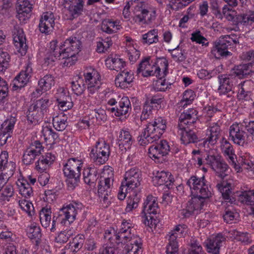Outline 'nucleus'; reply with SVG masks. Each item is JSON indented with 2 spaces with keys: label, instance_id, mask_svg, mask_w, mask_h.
Segmentation results:
<instances>
[{
  "label": "nucleus",
  "instance_id": "nucleus-1",
  "mask_svg": "<svg viewBox=\"0 0 254 254\" xmlns=\"http://www.w3.org/2000/svg\"><path fill=\"white\" fill-rule=\"evenodd\" d=\"M229 137L235 144L239 146L254 143V121H250L245 126L237 123L233 124L229 128Z\"/></svg>",
  "mask_w": 254,
  "mask_h": 254
},
{
  "label": "nucleus",
  "instance_id": "nucleus-2",
  "mask_svg": "<svg viewBox=\"0 0 254 254\" xmlns=\"http://www.w3.org/2000/svg\"><path fill=\"white\" fill-rule=\"evenodd\" d=\"M168 62L165 59H159L155 62L150 57L142 60L137 68L138 74L144 77L156 76L158 78L165 77L168 73Z\"/></svg>",
  "mask_w": 254,
  "mask_h": 254
},
{
  "label": "nucleus",
  "instance_id": "nucleus-3",
  "mask_svg": "<svg viewBox=\"0 0 254 254\" xmlns=\"http://www.w3.org/2000/svg\"><path fill=\"white\" fill-rule=\"evenodd\" d=\"M141 173L140 171L135 168L127 170L124 175L118 194V198L124 200L127 193H136L140 185Z\"/></svg>",
  "mask_w": 254,
  "mask_h": 254
},
{
  "label": "nucleus",
  "instance_id": "nucleus-4",
  "mask_svg": "<svg viewBox=\"0 0 254 254\" xmlns=\"http://www.w3.org/2000/svg\"><path fill=\"white\" fill-rule=\"evenodd\" d=\"M166 121L161 117L148 123L141 134L144 143H153L158 140L166 130Z\"/></svg>",
  "mask_w": 254,
  "mask_h": 254
},
{
  "label": "nucleus",
  "instance_id": "nucleus-5",
  "mask_svg": "<svg viewBox=\"0 0 254 254\" xmlns=\"http://www.w3.org/2000/svg\"><path fill=\"white\" fill-rule=\"evenodd\" d=\"M193 197H197L204 205V200L212 195V190L207 184L204 177L191 176L187 182Z\"/></svg>",
  "mask_w": 254,
  "mask_h": 254
},
{
  "label": "nucleus",
  "instance_id": "nucleus-6",
  "mask_svg": "<svg viewBox=\"0 0 254 254\" xmlns=\"http://www.w3.org/2000/svg\"><path fill=\"white\" fill-rule=\"evenodd\" d=\"M83 164L82 160L71 158L64 165L63 172L69 189L73 190L77 186Z\"/></svg>",
  "mask_w": 254,
  "mask_h": 254
},
{
  "label": "nucleus",
  "instance_id": "nucleus-7",
  "mask_svg": "<svg viewBox=\"0 0 254 254\" xmlns=\"http://www.w3.org/2000/svg\"><path fill=\"white\" fill-rule=\"evenodd\" d=\"M48 99H41L31 104L27 111V119L29 124L35 126L42 122L44 116L48 112L49 106Z\"/></svg>",
  "mask_w": 254,
  "mask_h": 254
},
{
  "label": "nucleus",
  "instance_id": "nucleus-8",
  "mask_svg": "<svg viewBox=\"0 0 254 254\" xmlns=\"http://www.w3.org/2000/svg\"><path fill=\"white\" fill-rule=\"evenodd\" d=\"M114 173L111 168L104 169L102 176L98 183V193L100 201L107 206L110 202L112 186L113 182Z\"/></svg>",
  "mask_w": 254,
  "mask_h": 254
},
{
  "label": "nucleus",
  "instance_id": "nucleus-9",
  "mask_svg": "<svg viewBox=\"0 0 254 254\" xmlns=\"http://www.w3.org/2000/svg\"><path fill=\"white\" fill-rule=\"evenodd\" d=\"M237 43L239 41L236 35L224 36L213 43L211 53L217 59L230 56L231 54L228 49Z\"/></svg>",
  "mask_w": 254,
  "mask_h": 254
},
{
  "label": "nucleus",
  "instance_id": "nucleus-10",
  "mask_svg": "<svg viewBox=\"0 0 254 254\" xmlns=\"http://www.w3.org/2000/svg\"><path fill=\"white\" fill-rule=\"evenodd\" d=\"M63 44L64 50L63 55L66 57L64 64L70 66L77 61L76 56L80 51L81 42L76 37H71L66 39Z\"/></svg>",
  "mask_w": 254,
  "mask_h": 254
},
{
  "label": "nucleus",
  "instance_id": "nucleus-11",
  "mask_svg": "<svg viewBox=\"0 0 254 254\" xmlns=\"http://www.w3.org/2000/svg\"><path fill=\"white\" fill-rule=\"evenodd\" d=\"M110 155V146L103 139H99L95 145L90 148V158L96 164L102 165L105 163Z\"/></svg>",
  "mask_w": 254,
  "mask_h": 254
},
{
  "label": "nucleus",
  "instance_id": "nucleus-12",
  "mask_svg": "<svg viewBox=\"0 0 254 254\" xmlns=\"http://www.w3.org/2000/svg\"><path fill=\"white\" fill-rule=\"evenodd\" d=\"M82 209V203L76 202L63 206L60 210L59 215L61 223L66 225L72 223Z\"/></svg>",
  "mask_w": 254,
  "mask_h": 254
},
{
  "label": "nucleus",
  "instance_id": "nucleus-13",
  "mask_svg": "<svg viewBox=\"0 0 254 254\" xmlns=\"http://www.w3.org/2000/svg\"><path fill=\"white\" fill-rule=\"evenodd\" d=\"M8 155L6 151L0 154V191L8 179L13 175L16 165L12 161H8Z\"/></svg>",
  "mask_w": 254,
  "mask_h": 254
},
{
  "label": "nucleus",
  "instance_id": "nucleus-14",
  "mask_svg": "<svg viewBox=\"0 0 254 254\" xmlns=\"http://www.w3.org/2000/svg\"><path fill=\"white\" fill-rule=\"evenodd\" d=\"M83 76L88 93L90 95L98 93L102 84L99 72L92 67H88L84 70Z\"/></svg>",
  "mask_w": 254,
  "mask_h": 254
},
{
  "label": "nucleus",
  "instance_id": "nucleus-15",
  "mask_svg": "<svg viewBox=\"0 0 254 254\" xmlns=\"http://www.w3.org/2000/svg\"><path fill=\"white\" fill-rule=\"evenodd\" d=\"M187 232V226L185 224H179L171 230L167 235L168 244L166 251H178V242L177 238L184 237Z\"/></svg>",
  "mask_w": 254,
  "mask_h": 254
},
{
  "label": "nucleus",
  "instance_id": "nucleus-16",
  "mask_svg": "<svg viewBox=\"0 0 254 254\" xmlns=\"http://www.w3.org/2000/svg\"><path fill=\"white\" fill-rule=\"evenodd\" d=\"M205 160L207 164L211 167L219 177L223 179L228 175L229 166L219 156L208 155Z\"/></svg>",
  "mask_w": 254,
  "mask_h": 254
},
{
  "label": "nucleus",
  "instance_id": "nucleus-17",
  "mask_svg": "<svg viewBox=\"0 0 254 254\" xmlns=\"http://www.w3.org/2000/svg\"><path fill=\"white\" fill-rule=\"evenodd\" d=\"M120 241L123 242L124 244L129 243H131L132 240H136V238H139L136 234V230L133 225L127 220H123L119 230Z\"/></svg>",
  "mask_w": 254,
  "mask_h": 254
},
{
  "label": "nucleus",
  "instance_id": "nucleus-18",
  "mask_svg": "<svg viewBox=\"0 0 254 254\" xmlns=\"http://www.w3.org/2000/svg\"><path fill=\"white\" fill-rule=\"evenodd\" d=\"M170 147L168 142L165 140H160L154 143L149 148L150 157L154 161H158L164 156L168 154Z\"/></svg>",
  "mask_w": 254,
  "mask_h": 254
},
{
  "label": "nucleus",
  "instance_id": "nucleus-19",
  "mask_svg": "<svg viewBox=\"0 0 254 254\" xmlns=\"http://www.w3.org/2000/svg\"><path fill=\"white\" fill-rule=\"evenodd\" d=\"M220 127L218 123H213L205 130V137L202 139L201 144L204 148H209L214 145L220 136Z\"/></svg>",
  "mask_w": 254,
  "mask_h": 254
},
{
  "label": "nucleus",
  "instance_id": "nucleus-20",
  "mask_svg": "<svg viewBox=\"0 0 254 254\" xmlns=\"http://www.w3.org/2000/svg\"><path fill=\"white\" fill-rule=\"evenodd\" d=\"M43 149L44 147L39 141L32 142L24 152L22 157L23 163L26 165L32 164L36 157L42 153Z\"/></svg>",
  "mask_w": 254,
  "mask_h": 254
},
{
  "label": "nucleus",
  "instance_id": "nucleus-21",
  "mask_svg": "<svg viewBox=\"0 0 254 254\" xmlns=\"http://www.w3.org/2000/svg\"><path fill=\"white\" fill-rule=\"evenodd\" d=\"M88 98H87L86 104L89 107H94L100 104L102 101L105 100L107 104L110 106H114L117 103V101L115 98H110L112 94L111 92L105 90L98 95V93L95 94L90 95L88 93Z\"/></svg>",
  "mask_w": 254,
  "mask_h": 254
},
{
  "label": "nucleus",
  "instance_id": "nucleus-22",
  "mask_svg": "<svg viewBox=\"0 0 254 254\" xmlns=\"http://www.w3.org/2000/svg\"><path fill=\"white\" fill-rule=\"evenodd\" d=\"M156 16V8L148 5L142 8L140 13L136 15L133 19L139 24H149L155 20Z\"/></svg>",
  "mask_w": 254,
  "mask_h": 254
},
{
  "label": "nucleus",
  "instance_id": "nucleus-23",
  "mask_svg": "<svg viewBox=\"0 0 254 254\" xmlns=\"http://www.w3.org/2000/svg\"><path fill=\"white\" fill-rule=\"evenodd\" d=\"M32 73L31 64L28 63L19 74L13 80L12 85L14 90H17L25 86L29 81Z\"/></svg>",
  "mask_w": 254,
  "mask_h": 254
},
{
  "label": "nucleus",
  "instance_id": "nucleus-24",
  "mask_svg": "<svg viewBox=\"0 0 254 254\" xmlns=\"http://www.w3.org/2000/svg\"><path fill=\"white\" fill-rule=\"evenodd\" d=\"M203 206L202 202L199 198L197 197H192L187 203L186 207L178 211V216L181 219L189 217L195 212L197 213L202 208Z\"/></svg>",
  "mask_w": 254,
  "mask_h": 254
},
{
  "label": "nucleus",
  "instance_id": "nucleus-25",
  "mask_svg": "<svg viewBox=\"0 0 254 254\" xmlns=\"http://www.w3.org/2000/svg\"><path fill=\"white\" fill-rule=\"evenodd\" d=\"M16 122V116H10L6 120L0 127V144L6 143L7 140L10 136L14 125Z\"/></svg>",
  "mask_w": 254,
  "mask_h": 254
},
{
  "label": "nucleus",
  "instance_id": "nucleus-26",
  "mask_svg": "<svg viewBox=\"0 0 254 254\" xmlns=\"http://www.w3.org/2000/svg\"><path fill=\"white\" fill-rule=\"evenodd\" d=\"M63 46V43H61L60 45H58L57 40L51 41L50 43V54L46 58L45 62L50 64L57 60L65 59L66 60V57L63 55L64 52Z\"/></svg>",
  "mask_w": 254,
  "mask_h": 254
},
{
  "label": "nucleus",
  "instance_id": "nucleus-27",
  "mask_svg": "<svg viewBox=\"0 0 254 254\" xmlns=\"http://www.w3.org/2000/svg\"><path fill=\"white\" fill-rule=\"evenodd\" d=\"M16 8L17 18L21 22H24L29 18L32 4L29 0H17Z\"/></svg>",
  "mask_w": 254,
  "mask_h": 254
},
{
  "label": "nucleus",
  "instance_id": "nucleus-28",
  "mask_svg": "<svg viewBox=\"0 0 254 254\" xmlns=\"http://www.w3.org/2000/svg\"><path fill=\"white\" fill-rule=\"evenodd\" d=\"M13 43L19 53L25 54L27 50L26 38L23 29L19 26H15L13 31Z\"/></svg>",
  "mask_w": 254,
  "mask_h": 254
},
{
  "label": "nucleus",
  "instance_id": "nucleus-29",
  "mask_svg": "<svg viewBox=\"0 0 254 254\" xmlns=\"http://www.w3.org/2000/svg\"><path fill=\"white\" fill-rule=\"evenodd\" d=\"M220 149L229 164L235 167L237 158L233 145L227 139L223 138L220 142Z\"/></svg>",
  "mask_w": 254,
  "mask_h": 254
},
{
  "label": "nucleus",
  "instance_id": "nucleus-30",
  "mask_svg": "<svg viewBox=\"0 0 254 254\" xmlns=\"http://www.w3.org/2000/svg\"><path fill=\"white\" fill-rule=\"evenodd\" d=\"M54 24L55 19L53 13L44 12L41 16L40 20L39 30L43 33L49 34L53 30Z\"/></svg>",
  "mask_w": 254,
  "mask_h": 254
},
{
  "label": "nucleus",
  "instance_id": "nucleus-31",
  "mask_svg": "<svg viewBox=\"0 0 254 254\" xmlns=\"http://www.w3.org/2000/svg\"><path fill=\"white\" fill-rule=\"evenodd\" d=\"M118 101V106L116 108L112 107L109 110L112 113H114L117 117L126 115L131 111V104L129 98L127 96H123L119 100V98L116 99Z\"/></svg>",
  "mask_w": 254,
  "mask_h": 254
},
{
  "label": "nucleus",
  "instance_id": "nucleus-32",
  "mask_svg": "<svg viewBox=\"0 0 254 254\" xmlns=\"http://www.w3.org/2000/svg\"><path fill=\"white\" fill-rule=\"evenodd\" d=\"M197 112L194 109H190L184 112L180 116L178 127H182L183 126L187 127L194 124L197 119Z\"/></svg>",
  "mask_w": 254,
  "mask_h": 254
},
{
  "label": "nucleus",
  "instance_id": "nucleus-33",
  "mask_svg": "<svg viewBox=\"0 0 254 254\" xmlns=\"http://www.w3.org/2000/svg\"><path fill=\"white\" fill-rule=\"evenodd\" d=\"M153 182L155 185H165L170 188L174 182V179L170 172L158 171L153 177Z\"/></svg>",
  "mask_w": 254,
  "mask_h": 254
},
{
  "label": "nucleus",
  "instance_id": "nucleus-34",
  "mask_svg": "<svg viewBox=\"0 0 254 254\" xmlns=\"http://www.w3.org/2000/svg\"><path fill=\"white\" fill-rule=\"evenodd\" d=\"M225 240V237L221 234L212 237L208 240L206 245L207 252L212 254H219L220 248Z\"/></svg>",
  "mask_w": 254,
  "mask_h": 254
},
{
  "label": "nucleus",
  "instance_id": "nucleus-35",
  "mask_svg": "<svg viewBox=\"0 0 254 254\" xmlns=\"http://www.w3.org/2000/svg\"><path fill=\"white\" fill-rule=\"evenodd\" d=\"M133 79V74L131 71L124 70L120 72L115 78V84L122 89L128 88Z\"/></svg>",
  "mask_w": 254,
  "mask_h": 254
},
{
  "label": "nucleus",
  "instance_id": "nucleus-36",
  "mask_svg": "<svg viewBox=\"0 0 254 254\" xmlns=\"http://www.w3.org/2000/svg\"><path fill=\"white\" fill-rule=\"evenodd\" d=\"M56 159L55 154L51 152L46 153L41 156L35 163V168L39 172H44L46 171L53 164Z\"/></svg>",
  "mask_w": 254,
  "mask_h": 254
},
{
  "label": "nucleus",
  "instance_id": "nucleus-37",
  "mask_svg": "<svg viewBox=\"0 0 254 254\" xmlns=\"http://www.w3.org/2000/svg\"><path fill=\"white\" fill-rule=\"evenodd\" d=\"M232 75H222L219 77V86L218 92L220 95H227L233 91V84L232 83Z\"/></svg>",
  "mask_w": 254,
  "mask_h": 254
},
{
  "label": "nucleus",
  "instance_id": "nucleus-38",
  "mask_svg": "<svg viewBox=\"0 0 254 254\" xmlns=\"http://www.w3.org/2000/svg\"><path fill=\"white\" fill-rule=\"evenodd\" d=\"M123 252L125 254H141L142 253V242L140 238L132 240V243L124 244Z\"/></svg>",
  "mask_w": 254,
  "mask_h": 254
},
{
  "label": "nucleus",
  "instance_id": "nucleus-39",
  "mask_svg": "<svg viewBox=\"0 0 254 254\" xmlns=\"http://www.w3.org/2000/svg\"><path fill=\"white\" fill-rule=\"evenodd\" d=\"M178 128V133L181 136L182 143L188 144L196 141L197 138L195 133L190 130L188 127L183 126Z\"/></svg>",
  "mask_w": 254,
  "mask_h": 254
},
{
  "label": "nucleus",
  "instance_id": "nucleus-40",
  "mask_svg": "<svg viewBox=\"0 0 254 254\" xmlns=\"http://www.w3.org/2000/svg\"><path fill=\"white\" fill-rule=\"evenodd\" d=\"M159 210L157 198L151 195H148L143 204L142 213L156 214Z\"/></svg>",
  "mask_w": 254,
  "mask_h": 254
},
{
  "label": "nucleus",
  "instance_id": "nucleus-41",
  "mask_svg": "<svg viewBox=\"0 0 254 254\" xmlns=\"http://www.w3.org/2000/svg\"><path fill=\"white\" fill-rule=\"evenodd\" d=\"M68 117L66 114L62 112L54 114L53 116V125L58 131L64 130L67 126Z\"/></svg>",
  "mask_w": 254,
  "mask_h": 254
},
{
  "label": "nucleus",
  "instance_id": "nucleus-42",
  "mask_svg": "<svg viewBox=\"0 0 254 254\" xmlns=\"http://www.w3.org/2000/svg\"><path fill=\"white\" fill-rule=\"evenodd\" d=\"M122 28L119 21L110 19H106L103 20L101 27L102 31L108 34L116 33Z\"/></svg>",
  "mask_w": 254,
  "mask_h": 254
},
{
  "label": "nucleus",
  "instance_id": "nucleus-43",
  "mask_svg": "<svg viewBox=\"0 0 254 254\" xmlns=\"http://www.w3.org/2000/svg\"><path fill=\"white\" fill-rule=\"evenodd\" d=\"M42 136L47 145H52L59 141V135L51 127L48 126L44 127L42 128Z\"/></svg>",
  "mask_w": 254,
  "mask_h": 254
},
{
  "label": "nucleus",
  "instance_id": "nucleus-44",
  "mask_svg": "<svg viewBox=\"0 0 254 254\" xmlns=\"http://www.w3.org/2000/svg\"><path fill=\"white\" fill-rule=\"evenodd\" d=\"M228 236L244 245H249L252 243L251 235L246 232H241L233 229L229 231Z\"/></svg>",
  "mask_w": 254,
  "mask_h": 254
},
{
  "label": "nucleus",
  "instance_id": "nucleus-45",
  "mask_svg": "<svg viewBox=\"0 0 254 254\" xmlns=\"http://www.w3.org/2000/svg\"><path fill=\"white\" fill-rule=\"evenodd\" d=\"M239 201L250 206V213L254 214V190L243 192L239 196Z\"/></svg>",
  "mask_w": 254,
  "mask_h": 254
},
{
  "label": "nucleus",
  "instance_id": "nucleus-46",
  "mask_svg": "<svg viewBox=\"0 0 254 254\" xmlns=\"http://www.w3.org/2000/svg\"><path fill=\"white\" fill-rule=\"evenodd\" d=\"M118 140L119 146H125V149L129 148L133 142L132 135L127 129H122L120 130Z\"/></svg>",
  "mask_w": 254,
  "mask_h": 254
},
{
  "label": "nucleus",
  "instance_id": "nucleus-47",
  "mask_svg": "<svg viewBox=\"0 0 254 254\" xmlns=\"http://www.w3.org/2000/svg\"><path fill=\"white\" fill-rule=\"evenodd\" d=\"M16 185L19 193L25 198L30 197L33 194V190L27 181L24 179H18Z\"/></svg>",
  "mask_w": 254,
  "mask_h": 254
},
{
  "label": "nucleus",
  "instance_id": "nucleus-48",
  "mask_svg": "<svg viewBox=\"0 0 254 254\" xmlns=\"http://www.w3.org/2000/svg\"><path fill=\"white\" fill-rule=\"evenodd\" d=\"M106 64L111 69L119 71L126 65V62L118 56L109 58L106 60Z\"/></svg>",
  "mask_w": 254,
  "mask_h": 254
},
{
  "label": "nucleus",
  "instance_id": "nucleus-49",
  "mask_svg": "<svg viewBox=\"0 0 254 254\" xmlns=\"http://www.w3.org/2000/svg\"><path fill=\"white\" fill-rule=\"evenodd\" d=\"M28 237L38 245L42 237L41 229L36 223H32L27 228Z\"/></svg>",
  "mask_w": 254,
  "mask_h": 254
},
{
  "label": "nucleus",
  "instance_id": "nucleus-50",
  "mask_svg": "<svg viewBox=\"0 0 254 254\" xmlns=\"http://www.w3.org/2000/svg\"><path fill=\"white\" fill-rule=\"evenodd\" d=\"M218 190L221 193L223 198L226 201H230L232 196V184L230 182L223 181L217 185Z\"/></svg>",
  "mask_w": 254,
  "mask_h": 254
},
{
  "label": "nucleus",
  "instance_id": "nucleus-51",
  "mask_svg": "<svg viewBox=\"0 0 254 254\" xmlns=\"http://www.w3.org/2000/svg\"><path fill=\"white\" fill-rule=\"evenodd\" d=\"M55 84V78L51 74H47L43 78H41L38 84L43 91H47L51 89Z\"/></svg>",
  "mask_w": 254,
  "mask_h": 254
},
{
  "label": "nucleus",
  "instance_id": "nucleus-52",
  "mask_svg": "<svg viewBox=\"0 0 254 254\" xmlns=\"http://www.w3.org/2000/svg\"><path fill=\"white\" fill-rule=\"evenodd\" d=\"M105 239L108 240L113 246H115L116 244L119 245L123 242H121L119 232H117L113 228H110L106 230L104 235Z\"/></svg>",
  "mask_w": 254,
  "mask_h": 254
},
{
  "label": "nucleus",
  "instance_id": "nucleus-53",
  "mask_svg": "<svg viewBox=\"0 0 254 254\" xmlns=\"http://www.w3.org/2000/svg\"><path fill=\"white\" fill-rule=\"evenodd\" d=\"M195 96V93L192 90H186L183 94L182 99L178 104V106L185 108L188 105L192 103Z\"/></svg>",
  "mask_w": 254,
  "mask_h": 254
},
{
  "label": "nucleus",
  "instance_id": "nucleus-54",
  "mask_svg": "<svg viewBox=\"0 0 254 254\" xmlns=\"http://www.w3.org/2000/svg\"><path fill=\"white\" fill-rule=\"evenodd\" d=\"M141 40L144 44L151 45L157 43L159 41L158 30L155 29L150 30L142 35Z\"/></svg>",
  "mask_w": 254,
  "mask_h": 254
},
{
  "label": "nucleus",
  "instance_id": "nucleus-55",
  "mask_svg": "<svg viewBox=\"0 0 254 254\" xmlns=\"http://www.w3.org/2000/svg\"><path fill=\"white\" fill-rule=\"evenodd\" d=\"M51 210L48 207L43 208L39 212V218L42 226L47 228L51 221Z\"/></svg>",
  "mask_w": 254,
  "mask_h": 254
},
{
  "label": "nucleus",
  "instance_id": "nucleus-56",
  "mask_svg": "<svg viewBox=\"0 0 254 254\" xmlns=\"http://www.w3.org/2000/svg\"><path fill=\"white\" fill-rule=\"evenodd\" d=\"M84 182L88 185L94 183L97 180V171L94 167H88L84 169L83 172Z\"/></svg>",
  "mask_w": 254,
  "mask_h": 254
},
{
  "label": "nucleus",
  "instance_id": "nucleus-57",
  "mask_svg": "<svg viewBox=\"0 0 254 254\" xmlns=\"http://www.w3.org/2000/svg\"><path fill=\"white\" fill-rule=\"evenodd\" d=\"M89 118L92 120V123H95V120L97 122H105L107 119V116L106 111L101 108L95 109L91 111L89 114Z\"/></svg>",
  "mask_w": 254,
  "mask_h": 254
},
{
  "label": "nucleus",
  "instance_id": "nucleus-58",
  "mask_svg": "<svg viewBox=\"0 0 254 254\" xmlns=\"http://www.w3.org/2000/svg\"><path fill=\"white\" fill-rule=\"evenodd\" d=\"M75 80L71 83V87L72 91L77 95H81L84 90L85 86L83 80L80 76L77 75L74 77Z\"/></svg>",
  "mask_w": 254,
  "mask_h": 254
},
{
  "label": "nucleus",
  "instance_id": "nucleus-59",
  "mask_svg": "<svg viewBox=\"0 0 254 254\" xmlns=\"http://www.w3.org/2000/svg\"><path fill=\"white\" fill-rule=\"evenodd\" d=\"M252 65L249 64H241L235 67L233 69V73L240 78H243L248 75L251 71L250 67Z\"/></svg>",
  "mask_w": 254,
  "mask_h": 254
},
{
  "label": "nucleus",
  "instance_id": "nucleus-60",
  "mask_svg": "<svg viewBox=\"0 0 254 254\" xmlns=\"http://www.w3.org/2000/svg\"><path fill=\"white\" fill-rule=\"evenodd\" d=\"M73 232V231L71 229H66L61 231L55 237V242L60 244L65 243L69 238L72 236Z\"/></svg>",
  "mask_w": 254,
  "mask_h": 254
},
{
  "label": "nucleus",
  "instance_id": "nucleus-61",
  "mask_svg": "<svg viewBox=\"0 0 254 254\" xmlns=\"http://www.w3.org/2000/svg\"><path fill=\"white\" fill-rule=\"evenodd\" d=\"M84 242V236L82 234H78L69 244L76 253L83 247Z\"/></svg>",
  "mask_w": 254,
  "mask_h": 254
},
{
  "label": "nucleus",
  "instance_id": "nucleus-62",
  "mask_svg": "<svg viewBox=\"0 0 254 254\" xmlns=\"http://www.w3.org/2000/svg\"><path fill=\"white\" fill-rule=\"evenodd\" d=\"M139 198L137 196L136 193L130 195L127 200V205L126 208L127 212H131L133 209L136 208L138 205Z\"/></svg>",
  "mask_w": 254,
  "mask_h": 254
},
{
  "label": "nucleus",
  "instance_id": "nucleus-63",
  "mask_svg": "<svg viewBox=\"0 0 254 254\" xmlns=\"http://www.w3.org/2000/svg\"><path fill=\"white\" fill-rule=\"evenodd\" d=\"M190 40L197 44H201L202 46L207 47L209 42L206 38L203 36L199 31H195L191 34Z\"/></svg>",
  "mask_w": 254,
  "mask_h": 254
},
{
  "label": "nucleus",
  "instance_id": "nucleus-64",
  "mask_svg": "<svg viewBox=\"0 0 254 254\" xmlns=\"http://www.w3.org/2000/svg\"><path fill=\"white\" fill-rule=\"evenodd\" d=\"M18 204L20 208L25 211L29 216H32L34 213V207L31 202L25 199L18 200Z\"/></svg>",
  "mask_w": 254,
  "mask_h": 254
}]
</instances>
